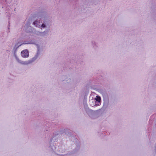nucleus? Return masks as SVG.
Here are the masks:
<instances>
[{
  "label": "nucleus",
  "mask_w": 156,
  "mask_h": 156,
  "mask_svg": "<svg viewBox=\"0 0 156 156\" xmlns=\"http://www.w3.org/2000/svg\"><path fill=\"white\" fill-rule=\"evenodd\" d=\"M29 52L27 50H24L21 52V55L22 57L27 58L29 56Z\"/></svg>",
  "instance_id": "f257e3e1"
},
{
  "label": "nucleus",
  "mask_w": 156,
  "mask_h": 156,
  "mask_svg": "<svg viewBox=\"0 0 156 156\" xmlns=\"http://www.w3.org/2000/svg\"><path fill=\"white\" fill-rule=\"evenodd\" d=\"M95 105H96V104H94V105L92 106H95Z\"/></svg>",
  "instance_id": "39448f33"
},
{
  "label": "nucleus",
  "mask_w": 156,
  "mask_h": 156,
  "mask_svg": "<svg viewBox=\"0 0 156 156\" xmlns=\"http://www.w3.org/2000/svg\"><path fill=\"white\" fill-rule=\"evenodd\" d=\"M38 21H35L33 23V24L34 25H36L37 24V23Z\"/></svg>",
  "instance_id": "7ed1b4c3"
},
{
  "label": "nucleus",
  "mask_w": 156,
  "mask_h": 156,
  "mask_svg": "<svg viewBox=\"0 0 156 156\" xmlns=\"http://www.w3.org/2000/svg\"><path fill=\"white\" fill-rule=\"evenodd\" d=\"M95 101H94V102H95L96 101H98V102H100L101 101L100 97L98 96H97V98L95 99Z\"/></svg>",
  "instance_id": "f03ea898"
},
{
  "label": "nucleus",
  "mask_w": 156,
  "mask_h": 156,
  "mask_svg": "<svg viewBox=\"0 0 156 156\" xmlns=\"http://www.w3.org/2000/svg\"><path fill=\"white\" fill-rule=\"evenodd\" d=\"M41 27L43 28H44L45 27V25L44 24H42V25H41Z\"/></svg>",
  "instance_id": "20e7f679"
}]
</instances>
